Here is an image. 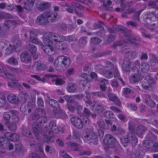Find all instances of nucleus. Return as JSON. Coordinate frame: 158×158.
I'll return each mask as SVG.
<instances>
[{"mask_svg":"<svg viewBox=\"0 0 158 158\" xmlns=\"http://www.w3.org/2000/svg\"><path fill=\"white\" fill-rule=\"evenodd\" d=\"M57 14L56 12L45 11L40 15L37 18L35 23L40 25H45L49 22H53L57 20Z\"/></svg>","mask_w":158,"mask_h":158,"instance_id":"1","label":"nucleus"},{"mask_svg":"<svg viewBox=\"0 0 158 158\" xmlns=\"http://www.w3.org/2000/svg\"><path fill=\"white\" fill-rule=\"evenodd\" d=\"M134 127L131 122L129 123V129L130 132L128 133L126 137H122L120 139L121 143L125 147L129 142L131 143L133 145H135L138 142L137 138L133 134Z\"/></svg>","mask_w":158,"mask_h":158,"instance_id":"2","label":"nucleus"},{"mask_svg":"<svg viewBox=\"0 0 158 158\" xmlns=\"http://www.w3.org/2000/svg\"><path fill=\"white\" fill-rule=\"evenodd\" d=\"M70 60L68 57L64 56H60L57 57L54 62V65L58 71L64 69L70 64Z\"/></svg>","mask_w":158,"mask_h":158,"instance_id":"3","label":"nucleus"},{"mask_svg":"<svg viewBox=\"0 0 158 158\" xmlns=\"http://www.w3.org/2000/svg\"><path fill=\"white\" fill-rule=\"evenodd\" d=\"M49 127L50 130L47 131L46 133L47 142L51 140L53 137L52 135L51 134V132L57 133L61 131L62 129L61 127L57 126L56 122L53 121H51L50 122Z\"/></svg>","mask_w":158,"mask_h":158,"instance_id":"4","label":"nucleus"},{"mask_svg":"<svg viewBox=\"0 0 158 158\" xmlns=\"http://www.w3.org/2000/svg\"><path fill=\"white\" fill-rule=\"evenodd\" d=\"M144 19L148 24L158 26V18L156 17L155 12H147L144 15Z\"/></svg>","mask_w":158,"mask_h":158,"instance_id":"5","label":"nucleus"},{"mask_svg":"<svg viewBox=\"0 0 158 158\" xmlns=\"http://www.w3.org/2000/svg\"><path fill=\"white\" fill-rule=\"evenodd\" d=\"M44 38H47L52 41L56 43L62 42L66 39V37L63 35L55 33H46L44 35Z\"/></svg>","mask_w":158,"mask_h":158,"instance_id":"6","label":"nucleus"},{"mask_svg":"<svg viewBox=\"0 0 158 158\" xmlns=\"http://www.w3.org/2000/svg\"><path fill=\"white\" fill-rule=\"evenodd\" d=\"M44 43L46 45L43 48L44 52L49 55H52L55 53V51L52 47V41L47 38H44Z\"/></svg>","mask_w":158,"mask_h":158,"instance_id":"7","label":"nucleus"},{"mask_svg":"<svg viewBox=\"0 0 158 158\" xmlns=\"http://www.w3.org/2000/svg\"><path fill=\"white\" fill-rule=\"evenodd\" d=\"M116 141L115 139L112 135L110 134L106 135L103 140V143L106 146L105 149L114 148L115 146Z\"/></svg>","mask_w":158,"mask_h":158,"instance_id":"8","label":"nucleus"},{"mask_svg":"<svg viewBox=\"0 0 158 158\" xmlns=\"http://www.w3.org/2000/svg\"><path fill=\"white\" fill-rule=\"evenodd\" d=\"M124 35L126 37V39L124 41L125 43L129 44H134L136 47H139V45L138 44L133 41V40H137V37L135 35L133 34L130 31L127 29Z\"/></svg>","mask_w":158,"mask_h":158,"instance_id":"9","label":"nucleus"},{"mask_svg":"<svg viewBox=\"0 0 158 158\" xmlns=\"http://www.w3.org/2000/svg\"><path fill=\"white\" fill-rule=\"evenodd\" d=\"M19 113L16 110H10V130H14L16 128V123L19 120Z\"/></svg>","mask_w":158,"mask_h":158,"instance_id":"10","label":"nucleus"},{"mask_svg":"<svg viewBox=\"0 0 158 158\" xmlns=\"http://www.w3.org/2000/svg\"><path fill=\"white\" fill-rule=\"evenodd\" d=\"M95 134L90 129L86 128L85 129L83 133V139L84 141L88 143H90V140Z\"/></svg>","mask_w":158,"mask_h":158,"instance_id":"11","label":"nucleus"},{"mask_svg":"<svg viewBox=\"0 0 158 158\" xmlns=\"http://www.w3.org/2000/svg\"><path fill=\"white\" fill-rule=\"evenodd\" d=\"M32 129L35 137L39 139L38 135L43 132L41 126L38 123L35 122L32 125Z\"/></svg>","mask_w":158,"mask_h":158,"instance_id":"12","label":"nucleus"},{"mask_svg":"<svg viewBox=\"0 0 158 158\" xmlns=\"http://www.w3.org/2000/svg\"><path fill=\"white\" fill-rule=\"evenodd\" d=\"M97 123L100 127L104 129H109L110 126L112 124L111 122L108 119L105 120L100 119L98 121Z\"/></svg>","mask_w":158,"mask_h":158,"instance_id":"13","label":"nucleus"},{"mask_svg":"<svg viewBox=\"0 0 158 158\" xmlns=\"http://www.w3.org/2000/svg\"><path fill=\"white\" fill-rule=\"evenodd\" d=\"M143 98L145 103L148 106L151 107H154L156 106L155 102L151 98V96L147 94H144Z\"/></svg>","mask_w":158,"mask_h":158,"instance_id":"14","label":"nucleus"},{"mask_svg":"<svg viewBox=\"0 0 158 158\" xmlns=\"http://www.w3.org/2000/svg\"><path fill=\"white\" fill-rule=\"evenodd\" d=\"M73 124L78 129H81L83 127V124L81 119L77 117H73L71 119Z\"/></svg>","mask_w":158,"mask_h":158,"instance_id":"15","label":"nucleus"},{"mask_svg":"<svg viewBox=\"0 0 158 158\" xmlns=\"http://www.w3.org/2000/svg\"><path fill=\"white\" fill-rule=\"evenodd\" d=\"M5 66L6 68L3 67L0 64V70H2L3 73H0V76L3 77L5 79H9L10 77V73L7 72V69L9 68V66L7 64H5Z\"/></svg>","mask_w":158,"mask_h":158,"instance_id":"16","label":"nucleus"},{"mask_svg":"<svg viewBox=\"0 0 158 158\" xmlns=\"http://www.w3.org/2000/svg\"><path fill=\"white\" fill-rule=\"evenodd\" d=\"M10 24V20H7L6 21L2 27H0V35H4L9 31Z\"/></svg>","mask_w":158,"mask_h":158,"instance_id":"17","label":"nucleus"},{"mask_svg":"<svg viewBox=\"0 0 158 158\" xmlns=\"http://www.w3.org/2000/svg\"><path fill=\"white\" fill-rule=\"evenodd\" d=\"M67 145L72 148V150L76 151H81L83 148L81 146H79V144L77 143L69 142L66 143Z\"/></svg>","mask_w":158,"mask_h":158,"instance_id":"18","label":"nucleus"},{"mask_svg":"<svg viewBox=\"0 0 158 158\" xmlns=\"http://www.w3.org/2000/svg\"><path fill=\"white\" fill-rule=\"evenodd\" d=\"M28 49L34 59H37L38 58V55L36 53L37 48L36 46L34 45L29 44Z\"/></svg>","mask_w":158,"mask_h":158,"instance_id":"19","label":"nucleus"},{"mask_svg":"<svg viewBox=\"0 0 158 158\" xmlns=\"http://www.w3.org/2000/svg\"><path fill=\"white\" fill-rule=\"evenodd\" d=\"M51 3L48 2L41 3L40 2H37V7L39 10L43 11L48 8L50 6Z\"/></svg>","mask_w":158,"mask_h":158,"instance_id":"20","label":"nucleus"},{"mask_svg":"<svg viewBox=\"0 0 158 158\" xmlns=\"http://www.w3.org/2000/svg\"><path fill=\"white\" fill-rule=\"evenodd\" d=\"M142 79V77L139 73H135L132 75L129 79L130 82L132 84L137 83Z\"/></svg>","mask_w":158,"mask_h":158,"instance_id":"21","label":"nucleus"},{"mask_svg":"<svg viewBox=\"0 0 158 158\" xmlns=\"http://www.w3.org/2000/svg\"><path fill=\"white\" fill-rule=\"evenodd\" d=\"M99 22L100 24H97L96 25V28H101L100 31H98L96 32V34L98 35L104 37L105 36L104 29L103 27H102V25L103 24L102 22L99 21Z\"/></svg>","mask_w":158,"mask_h":158,"instance_id":"22","label":"nucleus"},{"mask_svg":"<svg viewBox=\"0 0 158 158\" xmlns=\"http://www.w3.org/2000/svg\"><path fill=\"white\" fill-rule=\"evenodd\" d=\"M131 64V62L128 59H126L124 60L122 65L123 69L126 72L129 71L130 69Z\"/></svg>","mask_w":158,"mask_h":158,"instance_id":"23","label":"nucleus"},{"mask_svg":"<svg viewBox=\"0 0 158 158\" xmlns=\"http://www.w3.org/2000/svg\"><path fill=\"white\" fill-rule=\"evenodd\" d=\"M77 87V85L75 83L70 82L68 84L66 89L69 92L73 93L76 91Z\"/></svg>","mask_w":158,"mask_h":158,"instance_id":"24","label":"nucleus"},{"mask_svg":"<svg viewBox=\"0 0 158 158\" xmlns=\"http://www.w3.org/2000/svg\"><path fill=\"white\" fill-rule=\"evenodd\" d=\"M108 97L110 101H112L118 106L121 104V102L119 98L114 94H110L108 95Z\"/></svg>","mask_w":158,"mask_h":158,"instance_id":"25","label":"nucleus"},{"mask_svg":"<svg viewBox=\"0 0 158 158\" xmlns=\"http://www.w3.org/2000/svg\"><path fill=\"white\" fill-rule=\"evenodd\" d=\"M149 65L146 62H143L140 65L139 69L143 73H147L149 70Z\"/></svg>","mask_w":158,"mask_h":158,"instance_id":"26","label":"nucleus"},{"mask_svg":"<svg viewBox=\"0 0 158 158\" xmlns=\"http://www.w3.org/2000/svg\"><path fill=\"white\" fill-rule=\"evenodd\" d=\"M21 60L24 62L27 63L31 60V58L29 53L27 52H23L20 55Z\"/></svg>","mask_w":158,"mask_h":158,"instance_id":"27","label":"nucleus"},{"mask_svg":"<svg viewBox=\"0 0 158 158\" xmlns=\"http://www.w3.org/2000/svg\"><path fill=\"white\" fill-rule=\"evenodd\" d=\"M30 42L35 44L39 43L38 40L36 37L37 36L36 33L34 31H30Z\"/></svg>","mask_w":158,"mask_h":158,"instance_id":"28","label":"nucleus"},{"mask_svg":"<svg viewBox=\"0 0 158 158\" xmlns=\"http://www.w3.org/2000/svg\"><path fill=\"white\" fill-rule=\"evenodd\" d=\"M20 86V84L14 77H10V87L15 88Z\"/></svg>","mask_w":158,"mask_h":158,"instance_id":"29","label":"nucleus"},{"mask_svg":"<svg viewBox=\"0 0 158 158\" xmlns=\"http://www.w3.org/2000/svg\"><path fill=\"white\" fill-rule=\"evenodd\" d=\"M3 118L5 121V125L7 127L10 128V114L9 112H5L3 114Z\"/></svg>","mask_w":158,"mask_h":158,"instance_id":"30","label":"nucleus"},{"mask_svg":"<svg viewBox=\"0 0 158 158\" xmlns=\"http://www.w3.org/2000/svg\"><path fill=\"white\" fill-rule=\"evenodd\" d=\"M127 56L129 58H132L135 57L137 55L136 52L135 51L130 52L127 50H125L123 51Z\"/></svg>","mask_w":158,"mask_h":158,"instance_id":"31","label":"nucleus"},{"mask_svg":"<svg viewBox=\"0 0 158 158\" xmlns=\"http://www.w3.org/2000/svg\"><path fill=\"white\" fill-rule=\"evenodd\" d=\"M15 45L16 48V51L19 52L22 50L23 48L21 42L18 40L16 39L15 41Z\"/></svg>","mask_w":158,"mask_h":158,"instance_id":"32","label":"nucleus"},{"mask_svg":"<svg viewBox=\"0 0 158 158\" xmlns=\"http://www.w3.org/2000/svg\"><path fill=\"white\" fill-rule=\"evenodd\" d=\"M84 77V80L82 81V85L84 88L86 86H88V83L91 81V80L88 79V77H90L89 75L86 74H84L82 76Z\"/></svg>","mask_w":158,"mask_h":158,"instance_id":"33","label":"nucleus"},{"mask_svg":"<svg viewBox=\"0 0 158 158\" xmlns=\"http://www.w3.org/2000/svg\"><path fill=\"white\" fill-rule=\"evenodd\" d=\"M113 28L114 30L120 31L124 35L127 29L124 27H122L119 26H114Z\"/></svg>","mask_w":158,"mask_h":158,"instance_id":"34","label":"nucleus"},{"mask_svg":"<svg viewBox=\"0 0 158 158\" xmlns=\"http://www.w3.org/2000/svg\"><path fill=\"white\" fill-rule=\"evenodd\" d=\"M23 134L26 136L31 138V133L30 131V129L28 128L24 127L22 131Z\"/></svg>","mask_w":158,"mask_h":158,"instance_id":"35","label":"nucleus"},{"mask_svg":"<svg viewBox=\"0 0 158 158\" xmlns=\"http://www.w3.org/2000/svg\"><path fill=\"white\" fill-rule=\"evenodd\" d=\"M146 128L145 127L142 125L138 126L136 129V132L138 134H142V132L145 131Z\"/></svg>","mask_w":158,"mask_h":158,"instance_id":"36","label":"nucleus"},{"mask_svg":"<svg viewBox=\"0 0 158 158\" xmlns=\"http://www.w3.org/2000/svg\"><path fill=\"white\" fill-rule=\"evenodd\" d=\"M95 110L98 113H100L104 110V107L101 105H97L94 106Z\"/></svg>","mask_w":158,"mask_h":158,"instance_id":"37","label":"nucleus"},{"mask_svg":"<svg viewBox=\"0 0 158 158\" xmlns=\"http://www.w3.org/2000/svg\"><path fill=\"white\" fill-rule=\"evenodd\" d=\"M85 94L86 95L85 97L84 98V100L86 103L91 105L92 103V102L90 100V94L88 92H86Z\"/></svg>","mask_w":158,"mask_h":158,"instance_id":"38","label":"nucleus"},{"mask_svg":"<svg viewBox=\"0 0 158 158\" xmlns=\"http://www.w3.org/2000/svg\"><path fill=\"white\" fill-rule=\"evenodd\" d=\"M65 100L68 103H72L74 101V100L73 96L68 95L64 96Z\"/></svg>","mask_w":158,"mask_h":158,"instance_id":"39","label":"nucleus"},{"mask_svg":"<svg viewBox=\"0 0 158 158\" xmlns=\"http://www.w3.org/2000/svg\"><path fill=\"white\" fill-rule=\"evenodd\" d=\"M139 64L140 62L138 60L136 61L133 63L134 66L132 67V69L134 72H138V67H139Z\"/></svg>","mask_w":158,"mask_h":158,"instance_id":"40","label":"nucleus"},{"mask_svg":"<svg viewBox=\"0 0 158 158\" xmlns=\"http://www.w3.org/2000/svg\"><path fill=\"white\" fill-rule=\"evenodd\" d=\"M86 39V37H83L79 39V44L80 46L83 47L87 43Z\"/></svg>","mask_w":158,"mask_h":158,"instance_id":"41","label":"nucleus"},{"mask_svg":"<svg viewBox=\"0 0 158 158\" xmlns=\"http://www.w3.org/2000/svg\"><path fill=\"white\" fill-rule=\"evenodd\" d=\"M35 112L37 113L38 114H39L40 117L43 116L45 114V110L43 109L40 108H38L35 110Z\"/></svg>","mask_w":158,"mask_h":158,"instance_id":"42","label":"nucleus"},{"mask_svg":"<svg viewBox=\"0 0 158 158\" xmlns=\"http://www.w3.org/2000/svg\"><path fill=\"white\" fill-rule=\"evenodd\" d=\"M53 81L55 82V84L57 85H61L65 83V81H64L62 79L59 78H57L55 79H53Z\"/></svg>","mask_w":158,"mask_h":158,"instance_id":"43","label":"nucleus"},{"mask_svg":"<svg viewBox=\"0 0 158 158\" xmlns=\"http://www.w3.org/2000/svg\"><path fill=\"white\" fill-rule=\"evenodd\" d=\"M19 136L16 133L10 134V141H16L19 139Z\"/></svg>","mask_w":158,"mask_h":158,"instance_id":"44","label":"nucleus"},{"mask_svg":"<svg viewBox=\"0 0 158 158\" xmlns=\"http://www.w3.org/2000/svg\"><path fill=\"white\" fill-rule=\"evenodd\" d=\"M102 41V40L97 37L92 38L91 39V43L94 44H97L100 43Z\"/></svg>","mask_w":158,"mask_h":158,"instance_id":"45","label":"nucleus"},{"mask_svg":"<svg viewBox=\"0 0 158 158\" xmlns=\"http://www.w3.org/2000/svg\"><path fill=\"white\" fill-rule=\"evenodd\" d=\"M92 143L94 144H97L98 143V138L95 134L93 135L92 138L90 140V143Z\"/></svg>","mask_w":158,"mask_h":158,"instance_id":"46","label":"nucleus"},{"mask_svg":"<svg viewBox=\"0 0 158 158\" xmlns=\"http://www.w3.org/2000/svg\"><path fill=\"white\" fill-rule=\"evenodd\" d=\"M33 6L31 4L28 3L26 2L24 3L23 8L26 10L30 11L32 9Z\"/></svg>","mask_w":158,"mask_h":158,"instance_id":"47","label":"nucleus"},{"mask_svg":"<svg viewBox=\"0 0 158 158\" xmlns=\"http://www.w3.org/2000/svg\"><path fill=\"white\" fill-rule=\"evenodd\" d=\"M141 12V10L137 11L135 12L133 16V18L135 20L139 21V15Z\"/></svg>","mask_w":158,"mask_h":158,"instance_id":"48","label":"nucleus"},{"mask_svg":"<svg viewBox=\"0 0 158 158\" xmlns=\"http://www.w3.org/2000/svg\"><path fill=\"white\" fill-rule=\"evenodd\" d=\"M147 137L149 140H150L152 142L156 140V137L155 135L151 133L147 135Z\"/></svg>","mask_w":158,"mask_h":158,"instance_id":"49","label":"nucleus"},{"mask_svg":"<svg viewBox=\"0 0 158 158\" xmlns=\"http://www.w3.org/2000/svg\"><path fill=\"white\" fill-rule=\"evenodd\" d=\"M49 103L52 106L57 108L58 106V103L56 100L53 99H50L49 101Z\"/></svg>","mask_w":158,"mask_h":158,"instance_id":"50","label":"nucleus"},{"mask_svg":"<svg viewBox=\"0 0 158 158\" xmlns=\"http://www.w3.org/2000/svg\"><path fill=\"white\" fill-rule=\"evenodd\" d=\"M104 74L105 76L107 78L112 77L113 74L110 71L108 70H106L104 71Z\"/></svg>","mask_w":158,"mask_h":158,"instance_id":"51","label":"nucleus"},{"mask_svg":"<svg viewBox=\"0 0 158 158\" xmlns=\"http://www.w3.org/2000/svg\"><path fill=\"white\" fill-rule=\"evenodd\" d=\"M92 94L95 96H98L101 98H104L105 97L104 94L101 92H92Z\"/></svg>","mask_w":158,"mask_h":158,"instance_id":"52","label":"nucleus"},{"mask_svg":"<svg viewBox=\"0 0 158 158\" xmlns=\"http://www.w3.org/2000/svg\"><path fill=\"white\" fill-rule=\"evenodd\" d=\"M114 77L117 79H118L120 77V76L118 70L116 68L114 69L113 71V74Z\"/></svg>","mask_w":158,"mask_h":158,"instance_id":"53","label":"nucleus"},{"mask_svg":"<svg viewBox=\"0 0 158 158\" xmlns=\"http://www.w3.org/2000/svg\"><path fill=\"white\" fill-rule=\"evenodd\" d=\"M152 142L148 140H145L143 142V146L146 148H149L152 145Z\"/></svg>","mask_w":158,"mask_h":158,"instance_id":"54","label":"nucleus"},{"mask_svg":"<svg viewBox=\"0 0 158 158\" xmlns=\"http://www.w3.org/2000/svg\"><path fill=\"white\" fill-rule=\"evenodd\" d=\"M77 40V39L75 36L73 35H69L66 38L65 40H66L67 41L71 42L72 41H76Z\"/></svg>","mask_w":158,"mask_h":158,"instance_id":"55","label":"nucleus"},{"mask_svg":"<svg viewBox=\"0 0 158 158\" xmlns=\"http://www.w3.org/2000/svg\"><path fill=\"white\" fill-rule=\"evenodd\" d=\"M5 142L3 143V145H4V146H3L2 148L4 149H9L10 150V140H6Z\"/></svg>","mask_w":158,"mask_h":158,"instance_id":"56","label":"nucleus"},{"mask_svg":"<svg viewBox=\"0 0 158 158\" xmlns=\"http://www.w3.org/2000/svg\"><path fill=\"white\" fill-rule=\"evenodd\" d=\"M74 107L77 110L78 113L80 114L81 116V111L82 110V107L81 106L77 103H76L74 105Z\"/></svg>","mask_w":158,"mask_h":158,"instance_id":"57","label":"nucleus"},{"mask_svg":"<svg viewBox=\"0 0 158 158\" xmlns=\"http://www.w3.org/2000/svg\"><path fill=\"white\" fill-rule=\"evenodd\" d=\"M104 116L107 118H113V114L110 111H106L104 113Z\"/></svg>","mask_w":158,"mask_h":158,"instance_id":"58","label":"nucleus"},{"mask_svg":"<svg viewBox=\"0 0 158 158\" xmlns=\"http://www.w3.org/2000/svg\"><path fill=\"white\" fill-rule=\"evenodd\" d=\"M60 156L64 158H72L66 152L61 151H60Z\"/></svg>","mask_w":158,"mask_h":158,"instance_id":"59","label":"nucleus"},{"mask_svg":"<svg viewBox=\"0 0 158 158\" xmlns=\"http://www.w3.org/2000/svg\"><path fill=\"white\" fill-rule=\"evenodd\" d=\"M73 135L74 137L80 140L79 138L81 136V134L79 132L75 130H74L73 132Z\"/></svg>","mask_w":158,"mask_h":158,"instance_id":"60","label":"nucleus"},{"mask_svg":"<svg viewBox=\"0 0 158 158\" xmlns=\"http://www.w3.org/2000/svg\"><path fill=\"white\" fill-rule=\"evenodd\" d=\"M92 154V152L90 151H84L81 152L79 153V156L87 155L89 156Z\"/></svg>","mask_w":158,"mask_h":158,"instance_id":"61","label":"nucleus"},{"mask_svg":"<svg viewBox=\"0 0 158 158\" xmlns=\"http://www.w3.org/2000/svg\"><path fill=\"white\" fill-rule=\"evenodd\" d=\"M18 64V60L16 59L13 57L10 58V64L15 65L17 64Z\"/></svg>","mask_w":158,"mask_h":158,"instance_id":"62","label":"nucleus"},{"mask_svg":"<svg viewBox=\"0 0 158 158\" xmlns=\"http://www.w3.org/2000/svg\"><path fill=\"white\" fill-rule=\"evenodd\" d=\"M152 150L154 152H158V142L155 143L152 147Z\"/></svg>","mask_w":158,"mask_h":158,"instance_id":"63","label":"nucleus"},{"mask_svg":"<svg viewBox=\"0 0 158 158\" xmlns=\"http://www.w3.org/2000/svg\"><path fill=\"white\" fill-rule=\"evenodd\" d=\"M106 67L110 69H112L114 67L113 64L110 61L106 62Z\"/></svg>","mask_w":158,"mask_h":158,"instance_id":"64","label":"nucleus"}]
</instances>
